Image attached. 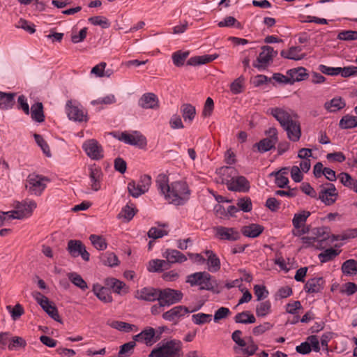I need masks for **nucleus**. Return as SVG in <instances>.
Instances as JSON below:
<instances>
[{"label": "nucleus", "mask_w": 357, "mask_h": 357, "mask_svg": "<svg viewBox=\"0 0 357 357\" xmlns=\"http://www.w3.org/2000/svg\"><path fill=\"white\" fill-rule=\"evenodd\" d=\"M156 184L170 204L183 205L190 198V190L185 181H174L169 185L168 176L161 174L157 177Z\"/></svg>", "instance_id": "1"}, {"label": "nucleus", "mask_w": 357, "mask_h": 357, "mask_svg": "<svg viewBox=\"0 0 357 357\" xmlns=\"http://www.w3.org/2000/svg\"><path fill=\"white\" fill-rule=\"evenodd\" d=\"M269 111L287 132L288 139L292 142H298L301 137V128L300 123L296 120L297 114L291 109L282 107L271 108Z\"/></svg>", "instance_id": "2"}, {"label": "nucleus", "mask_w": 357, "mask_h": 357, "mask_svg": "<svg viewBox=\"0 0 357 357\" xmlns=\"http://www.w3.org/2000/svg\"><path fill=\"white\" fill-rule=\"evenodd\" d=\"M182 356V342L178 340H162L151 351L149 357H174Z\"/></svg>", "instance_id": "3"}, {"label": "nucleus", "mask_w": 357, "mask_h": 357, "mask_svg": "<svg viewBox=\"0 0 357 357\" xmlns=\"http://www.w3.org/2000/svg\"><path fill=\"white\" fill-rule=\"evenodd\" d=\"M231 339L235 342L233 347L236 354H243L247 356L254 355L258 350L257 344L251 336L242 337V331L236 330L233 332Z\"/></svg>", "instance_id": "4"}, {"label": "nucleus", "mask_w": 357, "mask_h": 357, "mask_svg": "<svg viewBox=\"0 0 357 357\" xmlns=\"http://www.w3.org/2000/svg\"><path fill=\"white\" fill-rule=\"evenodd\" d=\"M311 236L303 238L305 243L311 244L317 248H324L328 245L330 229L327 227H316L311 230Z\"/></svg>", "instance_id": "5"}, {"label": "nucleus", "mask_w": 357, "mask_h": 357, "mask_svg": "<svg viewBox=\"0 0 357 357\" xmlns=\"http://www.w3.org/2000/svg\"><path fill=\"white\" fill-rule=\"evenodd\" d=\"M15 210L10 211V218L22 220L30 217L36 208V202L33 200L25 199L22 202H14Z\"/></svg>", "instance_id": "6"}, {"label": "nucleus", "mask_w": 357, "mask_h": 357, "mask_svg": "<svg viewBox=\"0 0 357 357\" xmlns=\"http://www.w3.org/2000/svg\"><path fill=\"white\" fill-rule=\"evenodd\" d=\"M163 257L166 259V261L161 259H153L150 261V268H162V266L166 264V261L168 264H174L182 263L187 260L185 255L176 250H167L164 252Z\"/></svg>", "instance_id": "7"}, {"label": "nucleus", "mask_w": 357, "mask_h": 357, "mask_svg": "<svg viewBox=\"0 0 357 357\" xmlns=\"http://www.w3.org/2000/svg\"><path fill=\"white\" fill-rule=\"evenodd\" d=\"M49 180L40 175L30 174L25 183V188L31 195L40 196L46 188Z\"/></svg>", "instance_id": "8"}, {"label": "nucleus", "mask_w": 357, "mask_h": 357, "mask_svg": "<svg viewBox=\"0 0 357 357\" xmlns=\"http://www.w3.org/2000/svg\"><path fill=\"white\" fill-rule=\"evenodd\" d=\"M265 135H267V137L261 139L254 145V147H257L260 153H265L275 149V144L278 142V132L275 128H270L265 131Z\"/></svg>", "instance_id": "9"}, {"label": "nucleus", "mask_w": 357, "mask_h": 357, "mask_svg": "<svg viewBox=\"0 0 357 357\" xmlns=\"http://www.w3.org/2000/svg\"><path fill=\"white\" fill-rule=\"evenodd\" d=\"M33 297L40 305L43 310L53 319L60 321V317L56 306L50 301L45 296L43 295L39 291H34L32 294Z\"/></svg>", "instance_id": "10"}, {"label": "nucleus", "mask_w": 357, "mask_h": 357, "mask_svg": "<svg viewBox=\"0 0 357 357\" xmlns=\"http://www.w3.org/2000/svg\"><path fill=\"white\" fill-rule=\"evenodd\" d=\"M338 197V192L333 183H326L320 186L319 199L326 206L333 204Z\"/></svg>", "instance_id": "11"}, {"label": "nucleus", "mask_w": 357, "mask_h": 357, "mask_svg": "<svg viewBox=\"0 0 357 357\" xmlns=\"http://www.w3.org/2000/svg\"><path fill=\"white\" fill-rule=\"evenodd\" d=\"M186 282L191 286H198L202 289H210L212 288L210 275L204 272H197L187 277Z\"/></svg>", "instance_id": "12"}, {"label": "nucleus", "mask_w": 357, "mask_h": 357, "mask_svg": "<svg viewBox=\"0 0 357 357\" xmlns=\"http://www.w3.org/2000/svg\"><path fill=\"white\" fill-rule=\"evenodd\" d=\"M70 255L73 257H81L86 261L89 260L90 255L86 251L84 243L79 240H70L66 248Z\"/></svg>", "instance_id": "13"}, {"label": "nucleus", "mask_w": 357, "mask_h": 357, "mask_svg": "<svg viewBox=\"0 0 357 357\" xmlns=\"http://www.w3.org/2000/svg\"><path fill=\"white\" fill-rule=\"evenodd\" d=\"M201 308V306L197 308L190 310L187 307L183 305H177L166 312L162 314V318L168 321L176 323L178 320L183 317L185 314L195 312Z\"/></svg>", "instance_id": "14"}, {"label": "nucleus", "mask_w": 357, "mask_h": 357, "mask_svg": "<svg viewBox=\"0 0 357 357\" xmlns=\"http://www.w3.org/2000/svg\"><path fill=\"white\" fill-rule=\"evenodd\" d=\"M277 54L278 52L275 51L272 47L268 45L263 46L261 47V52L257 59V63H254L253 66L259 70L265 69L269 62L272 61Z\"/></svg>", "instance_id": "15"}, {"label": "nucleus", "mask_w": 357, "mask_h": 357, "mask_svg": "<svg viewBox=\"0 0 357 357\" xmlns=\"http://www.w3.org/2000/svg\"><path fill=\"white\" fill-rule=\"evenodd\" d=\"M159 294L158 301L162 302L166 306L179 302L183 298V294L181 291L172 289H159Z\"/></svg>", "instance_id": "16"}, {"label": "nucleus", "mask_w": 357, "mask_h": 357, "mask_svg": "<svg viewBox=\"0 0 357 357\" xmlns=\"http://www.w3.org/2000/svg\"><path fill=\"white\" fill-rule=\"evenodd\" d=\"M82 147L91 159L98 160L103 158V149L98 141L94 139L86 140Z\"/></svg>", "instance_id": "17"}, {"label": "nucleus", "mask_w": 357, "mask_h": 357, "mask_svg": "<svg viewBox=\"0 0 357 357\" xmlns=\"http://www.w3.org/2000/svg\"><path fill=\"white\" fill-rule=\"evenodd\" d=\"M215 235L220 239L229 241H236L241 238L239 231L234 227H225L222 226L214 228Z\"/></svg>", "instance_id": "18"}, {"label": "nucleus", "mask_w": 357, "mask_h": 357, "mask_svg": "<svg viewBox=\"0 0 357 357\" xmlns=\"http://www.w3.org/2000/svg\"><path fill=\"white\" fill-rule=\"evenodd\" d=\"M119 139L128 144L138 146L141 148L146 145V137L137 131H135L131 134L122 132Z\"/></svg>", "instance_id": "19"}, {"label": "nucleus", "mask_w": 357, "mask_h": 357, "mask_svg": "<svg viewBox=\"0 0 357 357\" xmlns=\"http://www.w3.org/2000/svg\"><path fill=\"white\" fill-rule=\"evenodd\" d=\"M104 283L114 293L120 296H125L130 290L129 287L125 282L115 278H107L105 280Z\"/></svg>", "instance_id": "20"}, {"label": "nucleus", "mask_w": 357, "mask_h": 357, "mask_svg": "<svg viewBox=\"0 0 357 357\" xmlns=\"http://www.w3.org/2000/svg\"><path fill=\"white\" fill-rule=\"evenodd\" d=\"M160 339V335H155V331L152 327H147L134 337L135 341L142 342L147 346H151Z\"/></svg>", "instance_id": "21"}, {"label": "nucleus", "mask_w": 357, "mask_h": 357, "mask_svg": "<svg viewBox=\"0 0 357 357\" xmlns=\"http://www.w3.org/2000/svg\"><path fill=\"white\" fill-rule=\"evenodd\" d=\"M218 177L216 178L217 183L221 184H226L227 186L231 180L237 174V171L234 167H222L216 171Z\"/></svg>", "instance_id": "22"}, {"label": "nucleus", "mask_w": 357, "mask_h": 357, "mask_svg": "<svg viewBox=\"0 0 357 357\" xmlns=\"http://www.w3.org/2000/svg\"><path fill=\"white\" fill-rule=\"evenodd\" d=\"M135 297L138 300L148 302L158 301V298L160 297L159 289L149 287H144L136 291Z\"/></svg>", "instance_id": "23"}, {"label": "nucleus", "mask_w": 357, "mask_h": 357, "mask_svg": "<svg viewBox=\"0 0 357 357\" xmlns=\"http://www.w3.org/2000/svg\"><path fill=\"white\" fill-rule=\"evenodd\" d=\"M139 105L144 109H157L159 108V100L153 93L143 94L139 100Z\"/></svg>", "instance_id": "24"}, {"label": "nucleus", "mask_w": 357, "mask_h": 357, "mask_svg": "<svg viewBox=\"0 0 357 357\" xmlns=\"http://www.w3.org/2000/svg\"><path fill=\"white\" fill-rule=\"evenodd\" d=\"M92 291L100 301L105 303H109L113 301L110 290L108 288L102 286L99 283H95L93 284Z\"/></svg>", "instance_id": "25"}, {"label": "nucleus", "mask_w": 357, "mask_h": 357, "mask_svg": "<svg viewBox=\"0 0 357 357\" xmlns=\"http://www.w3.org/2000/svg\"><path fill=\"white\" fill-rule=\"evenodd\" d=\"M227 188L231 191L248 192L250 189V183L245 176H235L229 183Z\"/></svg>", "instance_id": "26"}, {"label": "nucleus", "mask_w": 357, "mask_h": 357, "mask_svg": "<svg viewBox=\"0 0 357 357\" xmlns=\"http://www.w3.org/2000/svg\"><path fill=\"white\" fill-rule=\"evenodd\" d=\"M89 170V178L92 183L91 189L94 191H98L100 188V179L102 176V170L96 165H90Z\"/></svg>", "instance_id": "27"}, {"label": "nucleus", "mask_w": 357, "mask_h": 357, "mask_svg": "<svg viewBox=\"0 0 357 357\" xmlns=\"http://www.w3.org/2000/svg\"><path fill=\"white\" fill-rule=\"evenodd\" d=\"M289 75V84H293L296 82H301L307 79L309 75L303 67L290 69L287 73Z\"/></svg>", "instance_id": "28"}, {"label": "nucleus", "mask_w": 357, "mask_h": 357, "mask_svg": "<svg viewBox=\"0 0 357 357\" xmlns=\"http://www.w3.org/2000/svg\"><path fill=\"white\" fill-rule=\"evenodd\" d=\"M68 116L70 119L75 121H86V115L79 107L72 105V101L68 100L66 103Z\"/></svg>", "instance_id": "29"}, {"label": "nucleus", "mask_w": 357, "mask_h": 357, "mask_svg": "<svg viewBox=\"0 0 357 357\" xmlns=\"http://www.w3.org/2000/svg\"><path fill=\"white\" fill-rule=\"evenodd\" d=\"M264 228L262 225L258 224H250L243 226L241 228V233L247 237L256 238L259 236L264 231Z\"/></svg>", "instance_id": "30"}, {"label": "nucleus", "mask_w": 357, "mask_h": 357, "mask_svg": "<svg viewBox=\"0 0 357 357\" xmlns=\"http://www.w3.org/2000/svg\"><path fill=\"white\" fill-rule=\"evenodd\" d=\"M218 56L219 55L218 54H214L211 55L206 54L203 56H193L188 60L187 65L195 66L208 63L216 59Z\"/></svg>", "instance_id": "31"}, {"label": "nucleus", "mask_w": 357, "mask_h": 357, "mask_svg": "<svg viewBox=\"0 0 357 357\" xmlns=\"http://www.w3.org/2000/svg\"><path fill=\"white\" fill-rule=\"evenodd\" d=\"M324 287V280L321 278H312L307 280L305 285V290L307 293L314 294L321 291Z\"/></svg>", "instance_id": "32"}, {"label": "nucleus", "mask_w": 357, "mask_h": 357, "mask_svg": "<svg viewBox=\"0 0 357 357\" xmlns=\"http://www.w3.org/2000/svg\"><path fill=\"white\" fill-rule=\"evenodd\" d=\"M346 104L340 97H336L324 103V108L329 112H335L345 107Z\"/></svg>", "instance_id": "33"}, {"label": "nucleus", "mask_w": 357, "mask_h": 357, "mask_svg": "<svg viewBox=\"0 0 357 357\" xmlns=\"http://www.w3.org/2000/svg\"><path fill=\"white\" fill-rule=\"evenodd\" d=\"M15 93H5L0 91V109H8L15 104Z\"/></svg>", "instance_id": "34"}, {"label": "nucleus", "mask_w": 357, "mask_h": 357, "mask_svg": "<svg viewBox=\"0 0 357 357\" xmlns=\"http://www.w3.org/2000/svg\"><path fill=\"white\" fill-rule=\"evenodd\" d=\"M31 115L33 120L36 122L42 123L45 121L43 112V105L42 102H36L31 107Z\"/></svg>", "instance_id": "35"}, {"label": "nucleus", "mask_w": 357, "mask_h": 357, "mask_svg": "<svg viewBox=\"0 0 357 357\" xmlns=\"http://www.w3.org/2000/svg\"><path fill=\"white\" fill-rule=\"evenodd\" d=\"M301 51V48L300 47H291L288 51L282 50L280 55L285 59L298 61L305 57V54L301 55L298 54Z\"/></svg>", "instance_id": "36"}, {"label": "nucleus", "mask_w": 357, "mask_h": 357, "mask_svg": "<svg viewBox=\"0 0 357 357\" xmlns=\"http://www.w3.org/2000/svg\"><path fill=\"white\" fill-rule=\"evenodd\" d=\"M258 317H265L272 312V305L270 301H264L258 303L255 309Z\"/></svg>", "instance_id": "37"}, {"label": "nucleus", "mask_w": 357, "mask_h": 357, "mask_svg": "<svg viewBox=\"0 0 357 357\" xmlns=\"http://www.w3.org/2000/svg\"><path fill=\"white\" fill-rule=\"evenodd\" d=\"M181 112L185 121L192 122L196 114V109L191 104L185 103L181 107Z\"/></svg>", "instance_id": "38"}, {"label": "nucleus", "mask_w": 357, "mask_h": 357, "mask_svg": "<svg viewBox=\"0 0 357 357\" xmlns=\"http://www.w3.org/2000/svg\"><path fill=\"white\" fill-rule=\"evenodd\" d=\"M310 215V212L302 211L300 213L294 214L292 220V224L295 229H299L305 224L307 218Z\"/></svg>", "instance_id": "39"}, {"label": "nucleus", "mask_w": 357, "mask_h": 357, "mask_svg": "<svg viewBox=\"0 0 357 357\" xmlns=\"http://www.w3.org/2000/svg\"><path fill=\"white\" fill-rule=\"evenodd\" d=\"M234 320L236 323L239 324H254L256 321L255 316L249 311H244L236 314Z\"/></svg>", "instance_id": "40"}, {"label": "nucleus", "mask_w": 357, "mask_h": 357, "mask_svg": "<svg viewBox=\"0 0 357 357\" xmlns=\"http://www.w3.org/2000/svg\"><path fill=\"white\" fill-rule=\"evenodd\" d=\"M155 272L162 273V278L168 282L176 281L179 278V273L176 269H149Z\"/></svg>", "instance_id": "41"}, {"label": "nucleus", "mask_w": 357, "mask_h": 357, "mask_svg": "<svg viewBox=\"0 0 357 357\" xmlns=\"http://www.w3.org/2000/svg\"><path fill=\"white\" fill-rule=\"evenodd\" d=\"M339 126L342 129H350L357 126V116L346 115L340 121Z\"/></svg>", "instance_id": "42"}, {"label": "nucleus", "mask_w": 357, "mask_h": 357, "mask_svg": "<svg viewBox=\"0 0 357 357\" xmlns=\"http://www.w3.org/2000/svg\"><path fill=\"white\" fill-rule=\"evenodd\" d=\"M101 261L105 266H114L119 264L117 256L114 252H105L101 257Z\"/></svg>", "instance_id": "43"}, {"label": "nucleus", "mask_w": 357, "mask_h": 357, "mask_svg": "<svg viewBox=\"0 0 357 357\" xmlns=\"http://www.w3.org/2000/svg\"><path fill=\"white\" fill-rule=\"evenodd\" d=\"M68 278L74 285L82 290L84 291L88 289L86 282L79 274L76 273H70L68 274Z\"/></svg>", "instance_id": "44"}, {"label": "nucleus", "mask_w": 357, "mask_h": 357, "mask_svg": "<svg viewBox=\"0 0 357 357\" xmlns=\"http://www.w3.org/2000/svg\"><path fill=\"white\" fill-rule=\"evenodd\" d=\"M89 239L92 245L98 250H104L107 248V244L105 239L98 235L92 234L90 236Z\"/></svg>", "instance_id": "45"}, {"label": "nucleus", "mask_w": 357, "mask_h": 357, "mask_svg": "<svg viewBox=\"0 0 357 357\" xmlns=\"http://www.w3.org/2000/svg\"><path fill=\"white\" fill-rule=\"evenodd\" d=\"M189 54L190 52L188 51H177L174 52L172 54V60L174 64L177 67L182 66L184 64L185 59L189 56Z\"/></svg>", "instance_id": "46"}, {"label": "nucleus", "mask_w": 357, "mask_h": 357, "mask_svg": "<svg viewBox=\"0 0 357 357\" xmlns=\"http://www.w3.org/2000/svg\"><path fill=\"white\" fill-rule=\"evenodd\" d=\"M340 251L333 249L332 248L325 250L323 252L319 255V258L321 262H326L334 259Z\"/></svg>", "instance_id": "47"}, {"label": "nucleus", "mask_w": 357, "mask_h": 357, "mask_svg": "<svg viewBox=\"0 0 357 357\" xmlns=\"http://www.w3.org/2000/svg\"><path fill=\"white\" fill-rule=\"evenodd\" d=\"M204 254L206 257L207 264L212 268H219L220 261L217 255L212 250H206Z\"/></svg>", "instance_id": "48"}, {"label": "nucleus", "mask_w": 357, "mask_h": 357, "mask_svg": "<svg viewBox=\"0 0 357 357\" xmlns=\"http://www.w3.org/2000/svg\"><path fill=\"white\" fill-rule=\"evenodd\" d=\"M211 314L199 312L192 316V320L196 325H202L211 321Z\"/></svg>", "instance_id": "49"}, {"label": "nucleus", "mask_w": 357, "mask_h": 357, "mask_svg": "<svg viewBox=\"0 0 357 357\" xmlns=\"http://www.w3.org/2000/svg\"><path fill=\"white\" fill-rule=\"evenodd\" d=\"M34 139L37 144L41 148L43 152L48 157L51 156L50 149L49 145L46 142V141L43 139V137L35 133L33 135Z\"/></svg>", "instance_id": "50"}, {"label": "nucleus", "mask_w": 357, "mask_h": 357, "mask_svg": "<svg viewBox=\"0 0 357 357\" xmlns=\"http://www.w3.org/2000/svg\"><path fill=\"white\" fill-rule=\"evenodd\" d=\"M253 289L257 300L259 301L265 299L268 296V291L264 285L255 284Z\"/></svg>", "instance_id": "51"}, {"label": "nucleus", "mask_w": 357, "mask_h": 357, "mask_svg": "<svg viewBox=\"0 0 357 357\" xmlns=\"http://www.w3.org/2000/svg\"><path fill=\"white\" fill-rule=\"evenodd\" d=\"M337 178L340 179V182L345 187L349 188H351L354 185V182L356 179L353 178L351 175L346 172H341L338 174Z\"/></svg>", "instance_id": "52"}, {"label": "nucleus", "mask_w": 357, "mask_h": 357, "mask_svg": "<svg viewBox=\"0 0 357 357\" xmlns=\"http://www.w3.org/2000/svg\"><path fill=\"white\" fill-rule=\"evenodd\" d=\"M6 308L13 320H17L24 314V309L20 304H16L13 307L8 305Z\"/></svg>", "instance_id": "53"}, {"label": "nucleus", "mask_w": 357, "mask_h": 357, "mask_svg": "<svg viewBox=\"0 0 357 357\" xmlns=\"http://www.w3.org/2000/svg\"><path fill=\"white\" fill-rule=\"evenodd\" d=\"M236 204L238 208H240L243 212H250L252 211V202L249 197H243L239 199Z\"/></svg>", "instance_id": "54"}, {"label": "nucleus", "mask_w": 357, "mask_h": 357, "mask_svg": "<svg viewBox=\"0 0 357 357\" xmlns=\"http://www.w3.org/2000/svg\"><path fill=\"white\" fill-rule=\"evenodd\" d=\"M26 344V341L22 337L15 336L10 339V342L8 344V349L10 350H14L20 347H24Z\"/></svg>", "instance_id": "55"}, {"label": "nucleus", "mask_w": 357, "mask_h": 357, "mask_svg": "<svg viewBox=\"0 0 357 357\" xmlns=\"http://www.w3.org/2000/svg\"><path fill=\"white\" fill-rule=\"evenodd\" d=\"M218 26L219 27L232 26H235L237 28H241V24L237 22L235 17L232 16H228L225 17L222 21L218 22Z\"/></svg>", "instance_id": "56"}, {"label": "nucleus", "mask_w": 357, "mask_h": 357, "mask_svg": "<svg viewBox=\"0 0 357 357\" xmlns=\"http://www.w3.org/2000/svg\"><path fill=\"white\" fill-rule=\"evenodd\" d=\"M168 234V231L157 228L155 227H151L148 231V236L151 238L157 239L162 238Z\"/></svg>", "instance_id": "57"}, {"label": "nucleus", "mask_w": 357, "mask_h": 357, "mask_svg": "<svg viewBox=\"0 0 357 357\" xmlns=\"http://www.w3.org/2000/svg\"><path fill=\"white\" fill-rule=\"evenodd\" d=\"M128 190L129 194L133 197H138L144 192H140L139 191L142 190V188L139 184H136L135 181H130L128 184Z\"/></svg>", "instance_id": "58"}, {"label": "nucleus", "mask_w": 357, "mask_h": 357, "mask_svg": "<svg viewBox=\"0 0 357 357\" xmlns=\"http://www.w3.org/2000/svg\"><path fill=\"white\" fill-rule=\"evenodd\" d=\"M337 38L342 40H353L357 39L356 31H342L337 35Z\"/></svg>", "instance_id": "59"}, {"label": "nucleus", "mask_w": 357, "mask_h": 357, "mask_svg": "<svg viewBox=\"0 0 357 357\" xmlns=\"http://www.w3.org/2000/svg\"><path fill=\"white\" fill-rule=\"evenodd\" d=\"M214 109V102L211 98L208 97L206 98V100L205 102L204 109L202 111V116L204 117H208L210 116L213 111Z\"/></svg>", "instance_id": "60"}, {"label": "nucleus", "mask_w": 357, "mask_h": 357, "mask_svg": "<svg viewBox=\"0 0 357 357\" xmlns=\"http://www.w3.org/2000/svg\"><path fill=\"white\" fill-rule=\"evenodd\" d=\"M111 326L121 331L128 332L132 330L134 326L126 322L115 321L111 324Z\"/></svg>", "instance_id": "61"}, {"label": "nucleus", "mask_w": 357, "mask_h": 357, "mask_svg": "<svg viewBox=\"0 0 357 357\" xmlns=\"http://www.w3.org/2000/svg\"><path fill=\"white\" fill-rule=\"evenodd\" d=\"M89 21L93 25H99L102 28H107L109 26L108 20L102 16H94L89 18Z\"/></svg>", "instance_id": "62"}, {"label": "nucleus", "mask_w": 357, "mask_h": 357, "mask_svg": "<svg viewBox=\"0 0 357 357\" xmlns=\"http://www.w3.org/2000/svg\"><path fill=\"white\" fill-rule=\"evenodd\" d=\"M243 80V77H239L231 84L230 90L234 94H238L241 92Z\"/></svg>", "instance_id": "63"}, {"label": "nucleus", "mask_w": 357, "mask_h": 357, "mask_svg": "<svg viewBox=\"0 0 357 357\" xmlns=\"http://www.w3.org/2000/svg\"><path fill=\"white\" fill-rule=\"evenodd\" d=\"M357 291V285L353 282H347L345 283L342 287L340 292L342 294H347V296H350L354 294Z\"/></svg>", "instance_id": "64"}]
</instances>
